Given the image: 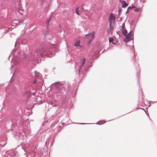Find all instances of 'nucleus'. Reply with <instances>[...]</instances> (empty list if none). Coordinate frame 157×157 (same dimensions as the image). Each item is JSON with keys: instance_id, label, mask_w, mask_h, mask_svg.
Wrapping results in <instances>:
<instances>
[{"instance_id": "nucleus-20", "label": "nucleus", "mask_w": 157, "mask_h": 157, "mask_svg": "<svg viewBox=\"0 0 157 157\" xmlns=\"http://www.w3.org/2000/svg\"><path fill=\"white\" fill-rule=\"evenodd\" d=\"M37 82V80H35L34 81H33L32 82V83H33V84H34L36 83Z\"/></svg>"}, {"instance_id": "nucleus-14", "label": "nucleus", "mask_w": 157, "mask_h": 157, "mask_svg": "<svg viewBox=\"0 0 157 157\" xmlns=\"http://www.w3.org/2000/svg\"><path fill=\"white\" fill-rule=\"evenodd\" d=\"M50 20V19L48 20L46 22V24H47V26L48 27V25H49V23Z\"/></svg>"}, {"instance_id": "nucleus-23", "label": "nucleus", "mask_w": 157, "mask_h": 157, "mask_svg": "<svg viewBox=\"0 0 157 157\" xmlns=\"http://www.w3.org/2000/svg\"><path fill=\"white\" fill-rule=\"evenodd\" d=\"M132 8V7H128V9H129V8Z\"/></svg>"}, {"instance_id": "nucleus-13", "label": "nucleus", "mask_w": 157, "mask_h": 157, "mask_svg": "<svg viewBox=\"0 0 157 157\" xmlns=\"http://www.w3.org/2000/svg\"><path fill=\"white\" fill-rule=\"evenodd\" d=\"M79 7H78L76 9V14L78 15H79V13L78 10L79 9Z\"/></svg>"}, {"instance_id": "nucleus-4", "label": "nucleus", "mask_w": 157, "mask_h": 157, "mask_svg": "<svg viewBox=\"0 0 157 157\" xmlns=\"http://www.w3.org/2000/svg\"><path fill=\"white\" fill-rule=\"evenodd\" d=\"M132 32L130 31L128 33L126 36V37L124 39V40L125 42H127L131 40L130 38L132 35Z\"/></svg>"}, {"instance_id": "nucleus-2", "label": "nucleus", "mask_w": 157, "mask_h": 157, "mask_svg": "<svg viewBox=\"0 0 157 157\" xmlns=\"http://www.w3.org/2000/svg\"><path fill=\"white\" fill-rule=\"evenodd\" d=\"M39 49L35 51L33 56V57L35 59V60L37 61V62L38 63H39Z\"/></svg>"}, {"instance_id": "nucleus-11", "label": "nucleus", "mask_w": 157, "mask_h": 157, "mask_svg": "<svg viewBox=\"0 0 157 157\" xmlns=\"http://www.w3.org/2000/svg\"><path fill=\"white\" fill-rule=\"evenodd\" d=\"M80 43L79 41H77L75 42L74 46H78L79 45Z\"/></svg>"}, {"instance_id": "nucleus-17", "label": "nucleus", "mask_w": 157, "mask_h": 157, "mask_svg": "<svg viewBox=\"0 0 157 157\" xmlns=\"http://www.w3.org/2000/svg\"><path fill=\"white\" fill-rule=\"evenodd\" d=\"M113 40V39L112 37L109 38V42H111Z\"/></svg>"}, {"instance_id": "nucleus-18", "label": "nucleus", "mask_w": 157, "mask_h": 157, "mask_svg": "<svg viewBox=\"0 0 157 157\" xmlns=\"http://www.w3.org/2000/svg\"><path fill=\"white\" fill-rule=\"evenodd\" d=\"M45 55V54H43L42 53H40V56H41L42 57H43V56H44Z\"/></svg>"}, {"instance_id": "nucleus-3", "label": "nucleus", "mask_w": 157, "mask_h": 157, "mask_svg": "<svg viewBox=\"0 0 157 157\" xmlns=\"http://www.w3.org/2000/svg\"><path fill=\"white\" fill-rule=\"evenodd\" d=\"M86 36L88 38H89V41L90 42L94 39V32H92L91 33H90L88 35H86Z\"/></svg>"}, {"instance_id": "nucleus-12", "label": "nucleus", "mask_w": 157, "mask_h": 157, "mask_svg": "<svg viewBox=\"0 0 157 157\" xmlns=\"http://www.w3.org/2000/svg\"><path fill=\"white\" fill-rule=\"evenodd\" d=\"M41 1V4L42 6H43V4H44V5L45 4H46L47 3V2H44V0H40V2Z\"/></svg>"}, {"instance_id": "nucleus-8", "label": "nucleus", "mask_w": 157, "mask_h": 157, "mask_svg": "<svg viewBox=\"0 0 157 157\" xmlns=\"http://www.w3.org/2000/svg\"><path fill=\"white\" fill-rule=\"evenodd\" d=\"M122 32L123 34L125 36L127 35V31L126 29L122 30Z\"/></svg>"}, {"instance_id": "nucleus-7", "label": "nucleus", "mask_w": 157, "mask_h": 157, "mask_svg": "<svg viewBox=\"0 0 157 157\" xmlns=\"http://www.w3.org/2000/svg\"><path fill=\"white\" fill-rule=\"evenodd\" d=\"M121 3L122 5L123 8L126 7L128 6V4H126L125 2L124 1H122L121 2Z\"/></svg>"}, {"instance_id": "nucleus-5", "label": "nucleus", "mask_w": 157, "mask_h": 157, "mask_svg": "<svg viewBox=\"0 0 157 157\" xmlns=\"http://www.w3.org/2000/svg\"><path fill=\"white\" fill-rule=\"evenodd\" d=\"M16 8H17L19 13L21 14V15H22L23 14V11L22 9L21 8V6L20 4H19L18 5V7H17V6H16Z\"/></svg>"}, {"instance_id": "nucleus-1", "label": "nucleus", "mask_w": 157, "mask_h": 157, "mask_svg": "<svg viewBox=\"0 0 157 157\" xmlns=\"http://www.w3.org/2000/svg\"><path fill=\"white\" fill-rule=\"evenodd\" d=\"M109 26L114 25L116 17L112 13H110L109 17Z\"/></svg>"}, {"instance_id": "nucleus-21", "label": "nucleus", "mask_w": 157, "mask_h": 157, "mask_svg": "<svg viewBox=\"0 0 157 157\" xmlns=\"http://www.w3.org/2000/svg\"><path fill=\"white\" fill-rule=\"evenodd\" d=\"M83 65H81L79 67V71H80L81 69H82V66Z\"/></svg>"}, {"instance_id": "nucleus-22", "label": "nucleus", "mask_w": 157, "mask_h": 157, "mask_svg": "<svg viewBox=\"0 0 157 157\" xmlns=\"http://www.w3.org/2000/svg\"><path fill=\"white\" fill-rule=\"evenodd\" d=\"M81 9H82V10L83 9V8L82 7V6Z\"/></svg>"}, {"instance_id": "nucleus-6", "label": "nucleus", "mask_w": 157, "mask_h": 157, "mask_svg": "<svg viewBox=\"0 0 157 157\" xmlns=\"http://www.w3.org/2000/svg\"><path fill=\"white\" fill-rule=\"evenodd\" d=\"M113 25H111V26L109 25V28L107 29L108 33H111L113 30L114 29Z\"/></svg>"}, {"instance_id": "nucleus-10", "label": "nucleus", "mask_w": 157, "mask_h": 157, "mask_svg": "<svg viewBox=\"0 0 157 157\" xmlns=\"http://www.w3.org/2000/svg\"><path fill=\"white\" fill-rule=\"evenodd\" d=\"M34 74H35V76L36 78L38 77L39 75V73L38 72L36 71H35Z\"/></svg>"}, {"instance_id": "nucleus-15", "label": "nucleus", "mask_w": 157, "mask_h": 157, "mask_svg": "<svg viewBox=\"0 0 157 157\" xmlns=\"http://www.w3.org/2000/svg\"><path fill=\"white\" fill-rule=\"evenodd\" d=\"M24 59H25V58H26V59L27 60H29V58H28L27 57V55L25 54H24Z\"/></svg>"}, {"instance_id": "nucleus-16", "label": "nucleus", "mask_w": 157, "mask_h": 157, "mask_svg": "<svg viewBox=\"0 0 157 157\" xmlns=\"http://www.w3.org/2000/svg\"><path fill=\"white\" fill-rule=\"evenodd\" d=\"M125 29V24L123 23L122 25V30Z\"/></svg>"}, {"instance_id": "nucleus-19", "label": "nucleus", "mask_w": 157, "mask_h": 157, "mask_svg": "<svg viewBox=\"0 0 157 157\" xmlns=\"http://www.w3.org/2000/svg\"><path fill=\"white\" fill-rule=\"evenodd\" d=\"M140 8H136V9L134 10L135 11H136L137 12H139V11H140Z\"/></svg>"}, {"instance_id": "nucleus-9", "label": "nucleus", "mask_w": 157, "mask_h": 157, "mask_svg": "<svg viewBox=\"0 0 157 157\" xmlns=\"http://www.w3.org/2000/svg\"><path fill=\"white\" fill-rule=\"evenodd\" d=\"M85 59L83 58L82 59H81L80 62L82 63V65H83L85 63Z\"/></svg>"}]
</instances>
